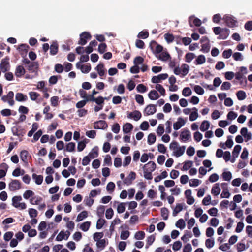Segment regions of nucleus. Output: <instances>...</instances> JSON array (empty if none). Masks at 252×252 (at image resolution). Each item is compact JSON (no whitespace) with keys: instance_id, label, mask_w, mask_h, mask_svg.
I'll use <instances>...</instances> for the list:
<instances>
[{"instance_id":"aec40b11","label":"nucleus","mask_w":252,"mask_h":252,"mask_svg":"<svg viewBox=\"0 0 252 252\" xmlns=\"http://www.w3.org/2000/svg\"><path fill=\"white\" fill-rule=\"evenodd\" d=\"M0 167L3 168V169H0V179H1L5 176L8 166L6 163H3L0 165Z\"/></svg>"},{"instance_id":"49530a36","label":"nucleus","mask_w":252,"mask_h":252,"mask_svg":"<svg viewBox=\"0 0 252 252\" xmlns=\"http://www.w3.org/2000/svg\"><path fill=\"white\" fill-rule=\"evenodd\" d=\"M96 246L101 250L103 249L106 246L105 239H100L96 242Z\"/></svg>"},{"instance_id":"5701e85b","label":"nucleus","mask_w":252,"mask_h":252,"mask_svg":"<svg viewBox=\"0 0 252 252\" xmlns=\"http://www.w3.org/2000/svg\"><path fill=\"white\" fill-rule=\"evenodd\" d=\"M220 189L219 186V183H216L214 185L212 188L211 193L215 196H217L220 194Z\"/></svg>"},{"instance_id":"0eeeda50","label":"nucleus","mask_w":252,"mask_h":252,"mask_svg":"<svg viewBox=\"0 0 252 252\" xmlns=\"http://www.w3.org/2000/svg\"><path fill=\"white\" fill-rule=\"evenodd\" d=\"M189 23L190 27H192L194 25L196 27H199L201 25V21L198 18H195L194 16H191L189 18Z\"/></svg>"},{"instance_id":"8fccbe9b","label":"nucleus","mask_w":252,"mask_h":252,"mask_svg":"<svg viewBox=\"0 0 252 252\" xmlns=\"http://www.w3.org/2000/svg\"><path fill=\"white\" fill-rule=\"evenodd\" d=\"M164 38L168 43L172 42L174 40L173 34L169 33H165L164 35Z\"/></svg>"},{"instance_id":"ddd939ff","label":"nucleus","mask_w":252,"mask_h":252,"mask_svg":"<svg viewBox=\"0 0 252 252\" xmlns=\"http://www.w3.org/2000/svg\"><path fill=\"white\" fill-rule=\"evenodd\" d=\"M180 139L183 142H186L191 138L190 132L188 129H184L180 134Z\"/></svg>"},{"instance_id":"13d9d810","label":"nucleus","mask_w":252,"mask_h":252,"mask_svg":"<svg viewBox=\"0 0 252 252\" xmlns=\"http://www.w3.org/2000/svg\"><path fill=\"white\" fill-rule=\"evenodd\" d=\"M145 232L142 231H139L137 232L135 234V238L137 240H142L145 237Z\"/></svg>"},{"instance_id":"c9c22d12","label":"nucleus","mask_w":252,"mask_h":252,"mask_svg":"<svg viewBox=\"0 0 252 252\" xmlns=\"http://www.w3.org/2000/svg\"><path fill=\"white\" fill-rule=\"evenodd\" d=\"M88 217V212L83 211L78 214L77 217L76 221L79 222Z\"/></svg>"},{"instance_id":"338daca9","label":"nucleus","mask_w":252,"mask_h":252,"mask_svg":"<svg viewBox=\"0 0 252 252\" xmlns=\"http://www.w3.org/2000/svg\"><path fill=\"white\" fill-rule=\"evenodd\" d=\"M214 244L215 242L213 239H207L205 241V246L208 249L212 248L214 246Z\"/></svg>"},{"instance_id":"052dcab7","label":"nucleus","mask_w":252,"mask_h":252,"mask_svg":"<svg viewBox=\"0 0 252 252\" xmlns=\"http://www.w3.org/2000/svg\"><path fill=\"white\" fill-rule=\"evenodd\" d=\"M192 237V234L190 231H186V233L181 237L184 242H187L189 240V238Z\"/></svg>"},{"instance_id":"4d7b16f0","label":"nucleus","mask_w":252,"mask_h":252,"mask_svg":"<svg viewBox=\"0 0 252 252\" xmlns=\"http://www.w3.org/2000/svg\"><path fill=\"white\" fill-rule=\"evenodd\" d=\"M156 89L160 93V94L164 96L166 94V91L163 87L160 84H157Z\"/></svg>"},{"instance_id":"774afa93","label":"nucleus","mask_w":252,"mask_h":252,"mask_svg":"<svg viewBox=\"0 0 252 252\" xmlns=\"http://www.w3.org/2000/svg\"><path fill=\"white\" fill-rule=\"evenodd\" d=\"M59 97L54 96L51 98V104L52 106L56 107L58 105Z\"/></svg>"},{"instance_id":"7c9ffc66","label":"nucleus","mask_w":252,"mask_h":252,"mask_svg":"<svg viewBox=\"0 0 252 252\" xmlns=\"http://www.w3.org/2000/svg\"><path fill=\"white\" fill-rule=\"evenodd\" d=\"M241 150V146L240 145H236L232 151V157L236 158L238 157L239 154Z\"/></svg>"},{"instance_id":"39448f33","label":"nucleus","mask_w":252,"mask_h":252,"mask_svg":"<svg viewBox=\"0 0 252 252\" xmlns=\"http://www.w3.org/2000/svg\"><path fill=\"white\" fill-rule=\"evenodd\" d=\"M9 189L11 191L19 190L21 188V183L18 180H12L8 185Z\"/></svg>"},{"instance_id":"864d4df0","label":"nucleus","mask_w":252,"mask_h":252,"mask_svg":"<svg viewBox=\"0 0 252 252\" xmlns=\"http://www.w3.org/2000/svg\"><path fill=\"white\" fill-rule=\"evenodd\" d=\"M210 45L209 43H204L201 45V49L204 53H208L210 51Z\"/></svg>"},{"instance_id":"c85d7f7f","label":"nucleus","mask_w":252,"mask_h":252,"mask_svg":"<svg viewBox=\"0 0 252 252\" xmlns=\"http://www.w3.org/2000/svg\"><path fill=\"white\" fill-rule=\"evenodd\" d=\"M209 127L210 123L207 120H204L202 122L200 125V129L201 131L204 132L208 130Z\"/></svg>"},{"instance_id":"79ce46f5","label":"nucleus","mask_w":252,"mask_h":252,"mask_svg":"<svg viewBox=\"0 0 252 252\" xmlns=\"http://www.w3.org/2000/svg\"><path fill=\"white\" fill-rule=\"evenodd\" d=\"M156 140V136L154 133H150L148 136V143L149 145L154 144Z\"/></svg>"},{"instance_id":"393cba45","label":"nucleus","mask_w":252,"mask_h":252,"mask_svg":"<svg viewBox=\"0 0 252 252\" xmlns=\"http://www.w3.org/2000/svg\"><path fill=\"white\" fill-rule=\"evenodd\" d=\"M88 156L89 157L94 159L98 156V149L97 147H94L91 151L89 153Z\"/></svg>"},{"instance_id":"2eb2a0df","label":"nucleus","mask_w":252,"mask_h":252,"mask_svg":"<svg viewBox=\"0 0 252 252\" xmlns=\"http://www.w3.org/2000/svg\"><path fill=\"white\" fill-rule=\"evenodd\" d=\"M186 123V121L181 117H179L178 119L177 122H175L173 124V128L175 130L179 129L182 126H183Z\"/></svg>"},{"instance_id":"0e129e2a","label":"nucleus","mask_w":252,"mask_h":252,"mask_svg":"<svg viewBox=\"0 0 252 252\" xmlns=\"http://www.w3.org/2000/svg\"><path fill=\"white\" fill-rule=\"evenodd\" d=\"M137 36L139 38L146 39L149 36V32L146 31H142L138 33Z\"/></svg>"},{"instance_id":"58836bf2","label":"nucleus","mask_w":252,"mask_h":252,"mask_svg":"<svg viewBox=\"0 0 252 252\" xmlns=\"http://www.w3.org/2000/svg\"><path fill=\"white\" fill-rule=\"evenodd\" d=\"M91 222L86 221L82 223L80 226V228L83 231L86 232L88 231L90 227Z\"/></svg>"},{"instance_id":"9b49d317","label":"nucleus","mask_w":252,"mask_h":252,"mask_svg":"<svg viewBox=\"0 0 252 252\" xmlns=\"http://www.w3.org/2000/svg\"><path fill=\"white\" fill-rule=\"evenodd\" d=\"M168 77V75L167 73H163L159 74L158 76H154L152 78V82L153 83H158L161 80H165Z\"/></svg>"},{"instance_id":"423d86ee","label":"nucleus","mask_w":252,"mask_h":252,"mask_svg":"<svg viewBox=\"0 0 252 252\" xmlns=\"http://www.w3.org/2000/svg\"><path fill=\"white\" fill-rule=\"evenodd\" d=\"M30 47L28 44H21L18 46L17 48V50H18L21 56L25 58L27 54Z\"/></svg>"},{"instance_id":"c756f323","label":"nucleus","mask_w":252,"mask_h":252,"mask_svg":"<svg viewBox=\"0 0 252 252\" xmlns=\"http://www.w3.org/2000/svg\"><path fill=\"white\" fill-rule=\"evenodd\" d=\"M32 177L35 180V182L37 185H41L43 182V177L42 175H37L34 173L32 175Z\"/></svg>"},{"instance_id":"412c9836","label":"nucleus","mask_w":252,"mask_h":252,"mask_svg":"<svg viewBox=\"0 0 252 252\" xmlns=\"http://www.w3.org/2000/svg\"><path fill=\"white\" fill-rule=\"evenodd\" d=\"M133 128V125L129 123H126L123 126V131L124 133H129Z\"/></svg>"},{"instance_id":"473e14b6","label":"nucleus","mask_w":252,"mask_h":252,"mask_svg":"<svg viewBox=\"0 0 252 252\" xmlns=\"http://www.w3.org/2000/svg\"><path fill=\"white\" fill-rule=\"evenodd\" d=\"M192 110H194V111L191 112L189 115V120L190 121H195L198 117L197 109L195 107H193Z\"/></svg>"},{"instance_id":"2f4dec72","label":"nucleus","mask_w":252,"mask_h":252,"mask_svg":"<svg viewBox=\"0 0 252 252\" xmlns=\"http://www.w3.org/2000/svg\"><path fill=\"white\" fill-rule=\"evenodd\" d=\"M181 69L182 76H185L188 73L189 70V67L188 64L184 63L182 64Z\"/></svg>"},{"instance_id":"6e6d98bb","label":"nucleus","mask_w":252,"mask_h":252,"mask_svg":"<svg viewBox=\"0 0 252 252\" xmlns=\"http://www.w3.org/2000/svg\"><path fill=\"white\" fill-rule=\"evenodd\" d=\"M195 57V55L193 53H188L185 56V61L187 63H190Z\"/></svg>"},{"instance_id":"de8ad7c7","label":"nucleus","mask_w":252,"mask_h":252,"mask_svg":"<svg viewBox=\"0 0 252 252\" xmlns=\"http://www.w3.org/2000/svg\"><path fill=\"white\" fill-rule=\"evenodd\" d=\"M30 97L32 100L36 101L40 95L39 94L35 92H30L29 93Z\"/></svg>"},{"instance_id":"4be33fe9","label":"nucleus","mask_w":252,"mask_h":252,"mask_svg":"<svg viewBox=\"0 0 252 252\" xmlns=\"http://www.w3.org/2000/svg\"><path fill=\"white\" fill-rule=\"evenodd\" d=\"M148 97L151 100H156L159 97V95L157 91L152 90L149 93Z\"/></svg>"},{"instance_id":"f257e3e1","label":"nucleus","mask_w":252,"mask_h":252,"mask_svg":"<svg viewBox=\"0 0 252 252\" xmlns=\"http://www.w3.org/2000/svg\"><path fill=\"white\" fill-rule=\"evenodd\" d=\"M223 20L224 21L226 26L230 28L235 27L237 23V20L232 15H224L223 17Z\"/></svg>"},{"instance_id":"f8f14e48","label":"nucleus","mask_w":252,"mask_h":252,"mask_svg":"<svg viewBox=\"0 0 252 252\" xmlns=\"http://www.w3.org/2000/svg\"><path fill=\"white\" fill-rule=\"evenodd\" d=\"M9 59L8 57H5L1 61L0 67L2 72H5L7 71L9 68Z\"/></svg>"},{"instance_id":"ea45409f","label":"nucleus","mask_w":252,"mask_h":252,"mask_svg":"<svg viewBox=\"0 0 252 252\" xmlns=\"http://www.w3.org/2000/svg\"><path fill=\"white\" fill-rule=\"evenodd\" d=\"M80 69L82 73H88L91 69V66L90 64H83V65H81Z\"/></svg>"},{"instance_id":"680f3d73","label":"nucleus","mask_w":252,"mask_h":252,"mask_svg":"<svg viewBox=\"0 0 252 252\" xmlns=\"http://www.w3.org/2000/svg\"><path fill=\"white\" fill-rule=\"evenodd\" d=\"M155 236L152 235L148 236L147 238V244H146V248H148V247L149 246L153 244V243L155 241Z\"/></svg>"},{"instance_id":"20e7f679","label":"nucleus","mask_w":252,"mask_h":252,"mask_svg":"<svg viewBox=\"0 0 252 252\" xmlns=\"http://www.w3.org/2000/svg\"><path fill=\"white\" fill-rule=\"evenodd\" d=\"M92 36L90 33L84 32L80 35V39L78 41V44L81 45H85L87 40L91 38Z\"/></svg>"},{"instance_id":"dca6fc26","label":"nucleus","mask_w":252,"mask_h":252,"mask_svg":"<svg viewBox=\"0 0 252 252\" xmlns=\"http://www.w3.org/2000/svg\"><path fill=\"white\" fill-rule=\"evenodd\" d=\"M156 168V164L153 161H150L148 163L145 164L143 166V170L146 171L153 172Z\"/></svg>"},{"instance_id":"4c0bfd02","label":"nucleus","mask_w":252,"mask_h":252,"mask_svg":"<svg viewBox=\"0 0 252 252\" xmlns=\"http://www.w3.org/2000/svg\"><path fill=\"white\" fill-rule=\"evenodd\" d=\"M159 59L163 61H166L170 58L169 54L167 52H163L160 53Z\"/></svg>"},{"instance_id":"6ab92c4d","label":"nucleus","mask_w":252,"mask_h":252,"mask_svg":"<svg viewBox=\"0 0 252 252\" xmlns=\"http://www.w3.org/2000/svg\"><path fill=\"white\" fill-rule=\"evenodd\" d=\"M50 54L52 55H55L57 54L58 51V44L56 41L53 42L50 46Z\"/></svg>"},{"instance_id":"bf43d9fd","label":"nucleus","mask_w":252,"mask_h":252,"mask_svg":"<svg viewBox=\"0 0 252 252\" xmlns=\"http://www.w3.org/2000/svg\"><path fill=\"white\" fill-rule=\"evenodd\" d=\"M106 220L104 219H99L98 220L96 223V228L100 229L102 228L104 224L106 223Z\"/></svg>"},{"instance_id":"37998d69","label":"nucleus","mask_w":252,"mask_h":252,"mask_svg":"<svg viewBox=\"0 0 252 252\" xmlns=\"http://www.w3.org/2000/svg\"><path fill=\"white\" fill-rule=\"evenodd\" d=\"M175 225L177 227L181 229H183L185 228L186 223L183 219H180L176 222Z\"/></svg>"},{"instance_id":"603ef678","label":"nucleus","mask_w":252,"mask_h":252,"mask_svg":"<svg viewBox=\"0 0 252 252\" xmlns=\"http://www.w3.org/2000/svg\"><path fill=\"white\" fill-rule=\"evenodd\" d=\"M193 162L190 160H187L184 162L182 169V170H188L192 166Z\"/></svg>"},{"instance_id":"a211bd4d","label":"nucleus","mask_w":252,"mask_h":252,"mask_svg":"<svg viewBox=\"0 0 252 252\" xmlns=\"http://www.w3.org/2000/svg\"><path fill=\"white\" fill-rule=\"evenodd\" d=\"M25 73V69L22 65L16 67L15 74L17 77H20Z\"/></svg>"},{"instance_id":"e2e57ef3","label":"nucleus","mask_w":252,"mask_h":252,"mask_svg":"<svg viewBox=\"0 0 252 252\" xmlns=\"http://www.w3.org/2000/svg\"><path fill=\"white\" fill-rule=\"evenodd\" d=\"M106 48L107 45L106 44V43H102L99 45L98 50L99 53L103 54L106 51Z\"/></svg>"},{"instance_id":"a19ab883","label":"nucleus","mask_w":252,"mask_h":252,"mask_svg":"<svg viewBox=\"0 0 252 252\" xmlns=\"http://www.w3.org/2000/svg\"><path fill=\"white\" fill-rule=\"evenodd\" d=\"M236 95L239 100H243L246 97V93L242 90H240L236 93Z\"/></svg>"},{"instance_id":"f3484780","label":"nucleus","mask_w":252,"mask_h":252,"mask_svg":"<svg viewBox=\"0 0 252 252\" xmlns=\"http://www.w3.org/2000/svg\"><path fill=\"white\" fill-rule=\"evenodd\" d=\"M221 31V33L219 35V36H218L217 37V38L218 39H226L229 35V32H230L229 30L227 28H222Z\"/></svg>"},{"instance_id":"cd10ccee","label":"nucleus","mask_w":252,"mask_h":252,"mask_svg":"<svg viewBox=\"0 0 252 252\" xmlns=\"http://www.w3.org/2000/svg\"><path fill=\"white\" fill-rule=\"evenodd\" d=\"M27 96L21 93H17L16 94L15 99L18 101H25L27 100Z\"/></svg>"},{"instance_id":"f704fd0d","label":"nucleus","mask_w":252,"mask_h":252,"mask_svg":"<svg viewBox=\"0 0 252 252\" xmlns=\"http://www.w3.org/2000/svg\"><path fill=\"white\" fill-rule=\"evenodd\" d=\"M205 57L203 55H200L196 58L195 63L196 65L202 64L205 62Z\"/></svg>"},{"instance_id":"72a5a7b5","label":"nucleus","mask_w":252,"mask_h":252,"mask_svg":"<svg viewBox=\"0 0 252 252\" xmlns=\"http://www.w3.org/2000/svg\"><path fill=\"white\" fill-rule=\"evenodd\" d=\"M183 209V204L181 203H178L176 204V207L173 211V216H176Z\"/></svg>"},{"instance_id":"7ed1b4c3","label":"nucleus","mask_w":252,"mask_h":252,"mask_svg":"<svg viewBox=\"0 0 252 252\" xmlns=\"http://www.w3.org/2000/svg\"><path fill=\"white\" fill-rule=\"evenodd\" d=\"M14 92L12 91H9L7 95H3L1 97V100L4 102H7L10 106H13L15 102L13 99Z\"/></svg>"},{"instance_id":"c03bdc74","label":"nucleus","mask_w":252,"mask_h":252,"mask_svg":"<svg viewBox=\"0 0 252 252\" xmlns=\"http://www.w3.org/2000/svg\"><path fill=\"white\" fill-rule=\"evenodd\" d=\"M161 215L164 220H166L168 218L169 210L165 207L162 208L161 209Z\"/></svg>"},{"instance_id":"5fc2aeb1","label":"nucleus","mask_w":252,"mask_h":252,"mask_svg":"<svg viewBox=\"0 0 252 252\" xmlns=\"http://www.w3.org/2000/svg\"><path fill=\"white\" fill-rule=\"evenodd\" d=\"M192 93L190 88L189 87L184 88L182 91V94L184 96H189L191 95Z\"/></svg>"},{"instance_id":"1a4fd4ad","label":"nucleus","mask_w":252,"mask_h":252,"mask_svg":"<svg viewBox=\"0 0 252 252\" xmlns=\"http://www.w3.org/2000/svg\"><path fill=\"white\" fill-rule=\"evenodd\" d=\"M141 113L138 110H135L132 112H127V117L128 119H133L137 121L141 118Z\"/></svg>"},{"instance_id":"bb28decb","label":"nucleus","mask_w":252,"mask_h":252,"mask_svg":"<svg viewBox=\"0 0 252 252\" xmlns=\"http://www.w3.org/2000/svg\"><path fill=\"white\" fill-rule=\"evenodd\" d=\"M95 70H97L100 76H103L105 74L104 66L103 63H99L96 67Z\"/></svg>"},{"instance_id":"69168bd1","label":"nucleus","mask_w":252,"mask_h":252,"mask_svg":"<svg viewBox=\"0 0 252 252\" xmlns=\"http://www.w3.org/2000/svg\"><path fill=\"white\" fill-rule=\"evenodd\" d=\"M136 89L138 92L143 93L147 91V88L144 85L140 84L137 85Z\"/></svg>"},{"instance_id":"9d476101","label":"nucleus","mask_w":252,"mask_h":252,"mask_svg":"<svg viewBox=\"0 0 252 252\" xmlns=\"http://www.w3.org/2000/svg\"><path fill=\"white\" fill-rule=\"evenodd\" d=\"M136 176V173L133 171H131L128 176L124 180V183L127 186L131 185Z\"/></svg>"},{"instance_id":"a878e982","label":"nucleus","mask_w":252,"mask_h":252,"mask_svg":"<svg viewBox=\"0 0 252 252\" xmlns=\"http://www.w3.org/2000/svg\"><path fill=\"white\" fill-rule=\"evenodd\" d=\"M28 152L25 150H22L20 154L21 159L25 163H28Z\"/></svg>"},{"instance_id":"e433bc0d","label":"nucleus","mask_w":252,"mask_h":252,"mask_svg":"<svg viewBox=\"0 0 252 252\" xmlns=\"http://www.w3.org/2000/svg\"><path fill=\"white\" fill-rule=\"evenodd\" d=\"M121 222V221L119 218H116L113 220L110 226V231L111 232V234L114 231V227L115 225L120 223Z\"/></svg>"},{"instance_id":"f03ea898","label":"nucleus","mask_w":252,"mask_h":252,"mask_svg":"<svg viewBox=\"0 0 252 252\" xmlns=\"http://www.w3.org/2000/svg\"><path fill=\"white\" fill-rule=\"evenodd\" d=\"M149 47L154 54H159L163 50V47L155 40L150 42Z\"/></svg>"},{"instance_id":"09e8293b","label":"nucleus","mask_w":252,"mask_h":252,"mask_svg":"<svg viewBox=\"0 0 252 252\" xmlns=\"http://www.w3.org/2000/svg\"><path fill=\"white\" fill-rule=\"evenodd\" d=\"M224 180L229 181L232 178V174L230 171L224 172L222 174Z\"/></svg>"},{"instance_id":"6e6552de","label":"nucleus","mask_w":252,"mask_h":252,"mask_svg":"<svg viewBox=\"0 0 252 252\" xmlns=\"http://www.w3.org/2000/svg\"><path fill=\"white\" fill-rule=\"evenodd\" d=\"M156 105L154 104H149L145 108L144 114L145 116L153 115L156 113Z\"/></svg>"},{"instance_id":"a18cd8bd","label":"nucleus","mask_w":252,"mask_h":252,"mask_svg":"<svg viewBox=\"0 0 252 252\" xmlns=\"http://www.w3.org/2000/svg\"><path fill=\"white\" fill-rule=\"evenodd\" d=\"M75 148V143L74 142H69L66 145L65 150L68 152H73Z\"/></svg>"},{"instance_id":"b1692460","label":"nucleus","mask_w":252,"mask_h":252,"mask_svg":"<svg viewBox=\"0 0 252 252\" xmlns=\"http://www.w3.org/2000/svg\"><path fill=\"white\" fill-rule=\"evenodd\" d=\"M185 149V146H182L181 147H178L176 149V150L174 152V155L177 157L181 156L184 153Z\"/></svg>"},{"instance_id":"4468645a","label":"nucleus","mask_w":252,"mask_h":252,"mask_svg":"<svg viewBox=\"0 0 252 252\" xmlns=\"http://www.w3.org/2000/svg\"><path fill=\"white\" fill-rule=\"evenodd\" d=\"M94 127L95 129H106L108 127L107 123L103 120H99L94 123Z\"/></svg>"},{"instance_id":"3c124183","label":"nucleus","mask_w":252,"mask_h":252,"mask_svg":"<svg viewBox=\"0 0 252 252\" xmlns=\"http://www.w3.org/2000/svg\"><path fill=\"white\" fill-rule=\"evenodd\" d=\"M144 62V59L141 56H137L136 57L133 61V63L134 65H139L141 64Z\"/></svg>"}]
</instances>
